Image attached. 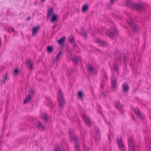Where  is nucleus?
I'll return each mask as SVG.
<instances>
[{
  "label": "nucleus",
  "mask_w": 151,
  "mask_h": 151,
  "mask_svg": "<svg viewBox=\"0 0 151 151\" xmlns=\"http://www.w3.org/2000/svg\"><path fill=\"white\" fill-rule=\"evenodd\" d=\"M57 95L59 104V108L60 109L62 110L64 108L65 102L60 89H59L58 92L57 93Z\"/></svg>",
  "instance_id": "f257e3e1"
},
{
  "label": "nucleus",
  "mask_w": 151,
  "mask_h": 151,
  "mask_svg": "<svg viewBox=\"0 0 151 151\" xmlns=\"http://www.w3.org/2000/svg\"><path fill=\"white\" fill-rule=\"evenodd\" d=\"M126 5L130 7H133L138 10H143L144 8L143 6L140 4L133 3L131 2H128L126 3Z\"/></svg>",
  "instance_id": "f03ea898"
},
{
  "label": "nucleus",
  "mask_w": 151,
  "mask_h": 151,
  "mask_svg": "<svg viewBox=\"0 0 151 151\" xmlns=\"http://www.w3.org/2000/svg\"><path fill=\"white\" fill-rule=\"evenodd\" d=\"M134 140L132 136L129 137L128 141L129 151H136Z\"/></svg>",
  "instance_id": "7ed1b4c3"
},
{
  "label": "nucleus",
  "mask_w": 151,
  "mask_h": 151,
  "mask_svg": "<svg viewBox=\"0 0 151 151\" xmlns=\"http://www.w3.org/2000/svg\"><path fill=\"white\" fill-rule=\"evenodd\" d=\"M106 34L109 37H112L118 34V31L114 27H111L110 29L106 32Z\"/></svg>",
  "instance_id": "20e7f679"
},
{
  "label": "nucleus",
  "mask_w": 151,
  "mask_h": 151,
  "mask_svg": "<svg viewBox=\"0 0 151 151\" xmlns=\"http://www.w3.org/2000/svg\"><path fill=\"white\" fill-rule=\"evenodd\" d=\"M127 22L135 32H138L139 28L133 21L131 19H130L129 21L127 20Z\"/></svg>",
  "instance_id": "39448f33"
},
{
  "label": "nucleus",
  "mask_w": 151,
  "mask_h": 151,
  "mask_svg": "<svg viewBox=\"0 0 151 151\" xmlns=\"http://www.w3.org/2000/svg\"><path fill=\"white\" fill-rule=\"evenodd\" d=\"M82 117L86 124L89 127H91V122L89 120L88 117L84 114H82Z\"/></svg>",
  "instance_id": "423d86ee"
},
{
  "label": "nucleus",
  "mask_w": 151,
  "mask_h": 151,
  "mask_svg": "<svg viewBox=\"0 0 151 151\" xmlns=\"http://www.w3.org/2000/svg\"><path fill=\"white\" fill-rule=\"evenodd\" d=\"M117 143L119 149L122 150V151H125L126 148L124 145L121 137L117 139Z\"/></svg>",
  "instance_id": "0eeeda50"
},
{
  "label": "nucleus",
  "mask_w": 151,
  "mask_h": 151,
  "mask_svg": "<svg viewBox=\"0 0 151 151\" xmlns=\"http://www.w3.org/2000/svg\"><path fill=\"white\" fill-rule=\"evenodd\" d=\"M35 125L36 127L39 129H40L42 130H44L45 129L46 127L45 126L39 121L37 122Z\"/></svg>",
  "instance_id": "6e6552de"
},
{
  "label": "nucleus",
  "mask_w": 151,
  "mask_h": 151,
  "mask_svg": "<svg viewBox=\"0 0 151 151\" xmlns=\"http://www.w3.org/2000/svg\"><path fill=\"white\" fill-rule=\"evenodd\" d=\"M73 139H74L75 143V147L76 151H80V148L78 145V138L75 135H74L73 137Z\"/></svg>",
  "instance_id": "1a4fd4ad"
},
{
  "label": "nucleus",
  "mask_w": 151,
  "mask_h": 151,
  "mask_svg": "<svg viewBox=\"0 0 151 151\" xmlns=\"http://www.w3.org/2000/svg\"><path fill=\"white\" fill-rule=\"evenodd\" d=\"M111 83L113 88H116V78L115 76H111Z\"/></svg>",
  "instance_id": "9d476101"
},
{
  "label": "nucleus",
  "mask_w": 151,
  "mask_h": 151,
  "mask_svg": "<svg viewBox=\"0 0 151 151\" xmlns=\"http://www.w3.org/2000/svg\"><path fill=\"white\" fill-rule=\"evenodd\" d=\"M115 105L116 108L119 109L122 114H123L124 111L123 109L122 106L120 105L119 102H116L115 103Z\"/></svg>",
  "instance_id": "9b49d317"
},
{
  "label": "nucleus",
  "mask_w": 151,
  "mask_h": 151,
  "mask_svg": "<svg viewBox=\"0 0 151 151\" xmlns=\"http://www.w3.org/2000/svg\"><path fill=\"white\" fill-rule=\"evenodd\" d=\"M40 28V26L36 27H34L32 28L33 30L32 31V35L34 36L36 35L37 32Z\"/></svg>",
  "instance_id": "f8f14e48"
},
{
  "label": "nucleus",
  "mask_w": 151,
  "mask_h": 151,
  "mask_svg": "<svg viewBox=\"0 0 151 151\" xmlns=\"http://www.w3.org/2000/svg\"><path fill=\"white\" fill-rule=\"evenodd\" d=\"M135 113L137 114L142 119H143L141 112L139 111V109L137 108H135L134 110Z\"/></svg>",
  "instance_id": "ddd939ff"
},
{
  "label": "nucleus",
  "mask_w": 151,
  "mask_h": 151,
  "mask_svg": "<svg viewBox=\"0 0 151 151\" xmlns=\"http://www.w3.org/2000/svg\"><path fill=\"white\" fill-rule=\"evenodd\" d=\"M122 91L123 92H127L129 89V87L128 84L124 83L122 86Z\"/></svg>",
  "instance_id": "4468645a"
},
{
  "label": "nucleus",
  "mask_w": 151,
  "mask_h": 151,
  "mask_svg": "<svg viewBox=\"0 0 151 151\" xmlns=\"http://www.w3.org/2000/svg\"><path fill=\"white\" fill-rule=\"evenodd\" d=\"M68 39L69 42L72 44L74 47L76 46V44L75 42L74 39L73 37H69L68 38Z\"/></svg>",
  "instance_id": "2eb2a0df"
},
{
  "label": "nucleus",
  "mask_w": 151,
  "mask_h": 151,
  "mask_svg": "<svg viewBox=\"0 0 151 151\" xmlns=\"http://www.w3.org/2000/svg\"><path fill=\"white\" fill-rule=\"evenodd\" d=\"M31 100V97L30 95H28L26 97L25 99L24 100L23 103L26 104L29 103Z\"/></svg>",
  "instance_id": "dca6fc26"
},
{
  "label": "nucleus",
  "mask_w": 151,
  "mask_h": 151,
  "mask_svg": "<svg viewBox=\"0 0 151 151\" xmlns=\"http://www.w3.org/2000/svg\"><path fill=\"white\" fill-rule=\"evenodd\" d=\"M97 42L100 43V45L102 47H105L107 45V43L105 41H102L101 40H98Z\"/></svg>",
  "instance_id": "f3484780"
},
{
  "label": "nucleus",
  "mask_w": 151,
  "mask_h": 151,
  "mask_svg": "<svg viewBox=\"0 0 151 151\" xmlns=\"http://www.w3.org/2000/svg\"><path fill=\"white\" fill-rule=\"evenodd\" d=\"M53 13V9L52 7L50 8L47 10V17H50L51 14Z\"/></svg>",
  "instance_id": "a211bd4d"
},
{
  "label": "nucleus",
  "mask_w": 151,
  "mask_h": 151,
  "mask_svg": "<svg viewBox=\"0 0 151 151\" xmlns=\"http://www.w3.org/2000/svg\"><path fill=\"white\" fill-rule=\"evenodd\" d=\"M71 59L73 62H74L76 64L79 61V59L78 57L76 56H74L71 57Z\"/></svg>",
  "instance_id": "6ab92c4d"
},
{
  "label": "nucleus",
  "mask_w": 151,
  "mask_h": 151,
  "mask_svg": "<svg viewBox=\"0 0 151 151\" xmlns=\"http://www.w3.org/2000/svg\"><path fill=\"white\" fill-rule=\"evenodd\" d=\"M73 129H70L69 130V134L70 135V141H72L73 140V137L74 136L73 134Z\"/></svg>",
  "instance_id": "aec40b11"
},
{
  "label": "nucleus",
  "mask_w": 151,
  "mask_h": 151,
  "mask_svg": "<svg viewBox=\"0 0 151 151\" xmlns=\"http://www.w3.org/2000/svg\"><path fill=\"white\" fill-rule=\"evenodd\" d=\"M41 117L42 119H44L46 122H47L48 121V116L45 114H42Z\"/></svg>",
  "instance_id": "412c9836"
},
{
  "label": "nucleus",
  "mask_w": 151,
  "mask_h": 151,
  "mask_svg": "<svg viewBox=\"0 0 151 151\" xmlns=\"http://www.w3.org/2000/svg\"><path fill=\"white\" fill-rule=\"evenodd\" d=\"M77 96L81 100H83L84 98V94L81 91L78 92Z\"/></svg>",
  "instance_id": "4be33fe9"
},
{
  "label": "nucleus",
  "mask_w": 151,
  "mask_h": 151,
  "mask_svg": "<svg viewBox=\"0 0 151 151\" xmlns=\"http://www.w3.org/2000/svg\"><path fill=\"white\" fill-rule=\"evenodd\" d=\"M58 20V17L57 15H53L52 17L51 21L52 22H55L56 21Z\"/></svg>",
  "instance_id": "5701e85b"
},
{
  "label": "nucleus",
  "mask_w": 151,
  "mask_h": 151,
  "mask_svg": "<svg viewBox=\"0 0 151 151\" xmlns=\"http://www.w3.org/2000/svg\"><path fill=\"white\" fill-rule=\"evenodd\" d=\"M65 37H63L61 39H60L58 41V43L60 45L63 43L65 42Z\"/></svg>",
  "instance_id": "b1692460"
},
{
  "label": "nucleus",
  "mask_w": 151,
  "mask_h": 151,
  "mask_svg": "<svg viewBox=\"0 0 151 151\" xmlns=\"http://www.w3.org/2000/svg\"><path fill=\"white\" fill-rule=\"evenodd\" d=\"M26 64H28L29 66L31 69H32L33 68V65L31 62V60H29L26 61Z\"/></svg>",
  "instance_id": "393cba45"
},
{
  "label": "nucleus",
  "mask_w": 151,
  "mask_h": 151,
  "mask_svg": "<svg viewBox=\"0 0 151 151\" xmlns=\"http://www.w3.org/2000/svg\"><path fill=\"white\" fill-rule=\"evenodd\" d=\"M63 53V52L62 51H60L59 53L57 55L55 60H58L60 58L62 54Z\"/></svg>",
  "instance_id": "a878e982"
},
{
  "label": "nucleus",
  "mask_w": 151,
  "mask_h": 151,
  "mask_svg": "<svg viewBox=\"0 0 151 151\" xmlns=\"http://www.w3.org/2000/svg\"><path fill=\"white\" fill-rule=\"evenodd\" d=\"M48 102V105L51 106V109H52V107L53 106V104L52 102L51 101L50 99L48 98L47 99Z\"/></svg>",
  "instance_id": "bb28decb"
},
{
  "label": "nucleus",
  "mask_w": 151,
  "mask_h": 151,
  "mask_svg": "<svg viewBox=\"0 0 151 151\" xmlns=\"http://www.w3.org/2000/svg\"><path fill=\"white\" fill-rule=\"evenodd\" d=\"M95 131L96 134L99 136V139L100 138V135L99 133V129L98 127H96L95 128Z\"/></svg>",
  "instance_id": "cd10ccee"
},
{
  "label": "nucleus",
  "mask_w": 151,
  "mask_h": 151,
  "mask_svg": "<svg viewBox=\"0 0 151 151\" xmlns=\"http://www.w3.org/2000/svg\"><path fill=\"white\" fill-rule=\"evenodd\" d=\"M53 47L52 46H48L47 48V50L48 52L49 53H51L53 51Z\"/></svg>",
  "instance_id": "c85d7f7f"
},
{
  "label": "nucleus",
  "mask_w": 151,
  "mask_h": 151,
  "mask_svg": "<svg viewBox=\"0 0 151 151\" xmlns=\"http://www.w3.org/2000/svg\"><path fill=\"white\" fill-rule=\"evenodd\" d=\"M28 92L29 93V95H30V96L33 95L35 93V91L32 89H31L29 90Z\"/></svg>",
  "instance_id": "c756f323"
},
{
  "label": "nucleus",
  "mask_w": 151,
  "mask_h": 151,
  "mask_svg": "<svg viewBox=\"0 0 151 151\" xmlns=\"http://www.w3.org/2000/svg\"><path fill=\"white\" fill-rule=\"evenodd\" d=\"M89 67L87 69L89 71H91V72H94V69L90 65V64H88Z\"/></svg>",
  "instance_id": "7c9ffc66"
},
{
  "label": "nucleus",
  "mask_w": 151,
  "mask_h": 151,
  "mask_svg": "<svg viewBox=\"0 0 151 151\" xmlns=\"http://www.w3.org/2000/svg\"><path fill=\"white\" fill-rule=\"evenodd\" d=\"M88 9V5L86 4L84 5L82 8V11L83 12H85Z\"/></svg>",
  "instance_id": "2f4dec72"
},
{
  "label": "nucleus",
  "mask_w": 151,
  "mask_h": 151,
  "mask_svg": "<svg viewBox=\"0 0 151 151\" xmlns=\"http://www.w3.org/2000/svg\"><path fill=\"white\" fill-rule=\"evenodd\" d=\"M123 59L126 65L127 63L128 62V58L126 55H124Z\"/></svg>",
  "instance_id": "473e14b6"
},
{
  "label": "nucleus",
  "mask_w": 151,
  "mask_h": 151,
  "mask_svg": "<svg viewBox=\"0 0 151 151\" xmlns=\"http://www.w3.org/2000/svg\"><path fill=\"white\" fill-rule=\"evenodd\" d=\"M113 69L115 70L116 72H117L118 70V66L117 65L114 64L113 65Z\"/></svg>",
  "instance_id": "72a5a7b5"
},
{
  "label": "nucleus",
  "mask_w": 151,
  "mask_h": 151,
  "mask_svg": "<svg viewBox=\"0 0 151 151\" xmlns=\"http://www.w3.org/2000/svg\"><path fill=\"white\" fill-rule=\"evenodd\" d=\"M82 35L83 36H84L86 38H87V35L86 32L84 31H82Z\"/></svg>",
  "instance_id": "f704fd0d"
},
{
  "label": "nucleus",
  "mask_w": 151,
  "mask_h": 151,
  "mask_svg": "<svg viewBox=\"0 0 151 151\" xmlns=\"http://www.w3.org/2000/svg\"><path fill=\"white\" fill-rule=\"evenodd\" d=\"M83 147L86 151H88V148L85 144H83Z\"/></svg>",
  "instance_id": "c9c22d12"
},
{
  "label": "nucleus",
  "mask_w": 151,
  "mask_h": 151,
  "mask_svg": "<svg viewBox=\"0 0 151 151\" xmlns=\"http://www.w3.org/2000/svg\"><path fill=\"white\" fill-rule=\"evenodd\" d=\"M121 57H116L115 58V60L117 61H121Z\"/></svg>",
  "instance_id": "e433bc0d"
},
{
  "label": "nucleus",
  "mask_w": 151,
  "mask_h": 151,
  "mask_svg": "<svg viewBox=\"0 0 151 151\" xmlns=\"http://www.w3.org/2000/svg\"><path fill=\"white\" fill-rule=\"evenodd\" d=\"M7 75V74H6L5 75V76L4 78L3 79V83H5V81H6V80Z\"/></svg>",
  "instance_id": "4c0bfd02"
},
{
  "label": "nucleus",
  "mask_w": 151,
  "mask_h": 151,
  "mask_svg": "<svg viewBox=\"0 0 151 151\" xmlns=\"http://www.w3.org/2000/svg\"><path fill=\"white\" fill-rule=\"evenodd\" d=\"M19 70L18 69H15L14 70V73L16 74H18L19 73Z\"/></svg>",
  "instance_id": "58836bf2"
},
{
  "label": "nucleus",
  "mask_w": 151,
  "mask_h": 151,
  "mask_svg": "<svg viewBox=\"0 0 151 151\" xmlns=\"http://www.w3.org/2000/svg\"><path fill=\"white\" fill-rule=\"evenodd\" d=\"M150 149H149V151H151V143L149 144Z\"/></svg>",
  "instance_id": "ea45409f"
},
{
  "label": "nucleus",
  "mask_w": 151,
  "mask_h": 151,
  "mask_svg": "<svg viewBox=\"0 0 151 151\" xmlns=\"http://www.w3.org/2000/svg\"><path fill=\"white\" fill-rule=\"evenodd\" d=\"M30 17H28V18L27 19V21H29V20H30Z\"/></svg>",
  "instance_id": "a19ab883"
},
{
  "label": "nucleus",
  "mask_w": 151,
  "mask_h": 151,
  "mask_svg": "<svg viewBox=\"0 0 151 151\" xmlns=\"http://www.w3.org/2000/svg\"><path fill=\"white\" fill-rule=\"evenodd\" d=\"M57 25L56 24L55 25L53 26V29H54L56 27Z\"/></svg>",
  "instance_id": "79ce46f5"
},
{
  "label": "nucleus",
  "mask_w": 151,
  "mask_h": 151,
  "mask_svg": "<svg viewBox=\"0 0 151 151\" xmlns=\"http://www.w3.org/2000/svg\"><path fill=\"white\" fill-rule=\"evenodd\" d=\"M11 29H12V31H13L14 32L15 31H14V29H13V28H12Z\"/></svg>",
  "instance_id": "37998d69"
},
{
  "label": "nucleus",
  "mask_w": 151,
  "mask_h": 151,
  "mask_svg": "<svg viewBox=\"0 0 151 151\" xmlns=\"http://www.w3.org/2000/svg\"><path fill=\"white\" fill-rule=\"evenodd\" d=\"M68 74H70V71H68Z\"/></svg>",
  "instance_id": "c03bdc74"
},
{
  "label": "nucleus",
  "mask_w": 151,
  "mask_h": 151,
  "mask_svg": "<svg viewBox=\"0 0 151 151\" xmlns=\"http://www.w3.org/2000/svg\"><path fill=\"white\" fill-rule=\"evenodd\" d=\"M54 151H58V150L56 148L54 150Z\"/></svg>",
  "instance_id": "a18cd8bd"
},
{
  "label": "nucleus",
  "mask_w": 151,
  "mask_h": 151,
  "mask_svg": "<svg viewBox=\"0 0 151 151\" xmlns=\"http://www.w3.org/2000/svg\"><path fill=\"white\" fill-rule=\"evenodd\" d=\"M45 1V0H41V1L42 2H44Z\"/></svg>",
  "instance_id": "49530a36"
},
{
  "label": "nucleus",
  "mask_w": 151,
  "mask_h": 151,
  "mask_svg": "<svg viewBox=\"0 0 151 151\" xmlns=\"http://www.w3.org/2000/svg\"><path fill=\"white\" fill-rule=\"evenodd\" d=\"M81 30H82V31H84V30H83V28H81Z\"/></svg>",
  "instance_id": "de8ad7c7"
},
{
  "label": "nucleus",
  "mask_w": 151,
  "mask_h": 151,
  "mask_svg": "<svg viewBox=\"0 0 151 151\" xmlns=\"http://www.w3.org/2000/svg\"><path fill=\"white\" fill-rule=\"evenodd\" d=\"M59 149L60 151H61V150H60V148L59 147Z\"/></svg>",
  "instance_id": "09e8293b"
},
{
  "label": "nucleus",
  "mask_w": 151,
  "mask_h": 151,
  "mask_svg": "<svg viewBox=\"0 0 151 151\" xmlns=\"http://www.w3.org/2000/svg\"><path fill=\"white\" fill-rule=\"evenodd\" d=\"M103 95H104V96H105V95H104V94H103Z\"/></svg>",
  "instance_id": "8fccbe9b"
},
{
  "label": "nucleus",
  "mask_w": 151,
  "mask_h": 151,
  "mask_svg": "<svg viewBox=\"0 0 151 151\" xmlns=\"http://www.w3.org/2000/svg\"><path fill=\"white\" fill-rule=\"evenodd\" d=\"M133 119H134V116L132 117Z\"/></svg>",
  "instance_id": "3c124183"
},
{
  "label": "nucleus",
  "mask_w": 151,
  "mask_h": 151,
  "mask_svg": "<svg viewBox=\"0 0 151 151\" xmlns=\"http://www.w3.org/2000/svg\"><path fill=\"white\" fill-rule=\"evenodd\" d=\"M95 140H96V138H95Z\"/></svg>",
  "instance_id": "603ef678"
},
{
  "label": "nucleus",
  "mask_w": 151,
  "mask_h": 151,
  "mask_svg": "<svg viewBox=\"0 0 151 151\" xmlns=\"http://www.w3.org/2000/svg\"><path fill=\"white\" fill-rule=\"evenodd\" d=\"M0 43H1V42H0Z\"/></svg>",
  "instance_id": "864d4df0"
}]
</instances>
